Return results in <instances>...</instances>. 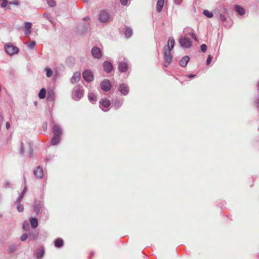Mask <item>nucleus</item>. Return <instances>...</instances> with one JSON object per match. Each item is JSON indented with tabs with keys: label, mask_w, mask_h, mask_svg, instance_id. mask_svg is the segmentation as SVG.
Segmentation results:
<instances>
[{
	"label": "nucleus",
	"mask_w": 259,
	"mask_h": 259,
	"mask_svg": "<svg viewBox=\"0 0 259 259\" xmlns=\"http://www.w3.org/2000/svg\"><path fill=\"white\" fill-rule=\"evenodd\" d=\"M175 44V41L172 37H170L167 41V45L163 49L164 62L167 64H170L172 59L171 51L173 49Z\"/></svg>",
	"instance_id": "f257e3e1"
},
{
	"label": "nucleus",
	"mask_w": 259,
	"mask_h": 259,
	"mask_svg": "<svg viewBox=\"0 0 259 259\" xmlns=\"http://www.w3.org/2000/svg\"><path fill=\"white\" fill-rule=\"evenodd\" d=\"M83 95V90L82 87L78 84L75 86L73 90L72 97L74 100L79 101Z\"/></svg>",
	"instance_id": "f03ea898"
},
{
	"label": "nucleus",
	"mask_w": 259,
	"mask_h": 259,
	"mask_svg": "<svg viewBox=\"0 0 259 259\" xmlns=\"http://www.w3.org/2000/svg\"><path fill=\"white\" fill-rule=\"evenodd\" d=\"M34 210L37 214H44L46 217L48 216V211L44 207V205L41 202H36L34 205Z\"/></svg>",
	"instance_id": "7ed1b4c3"
},
{
	"label": "nucleus",
	"mask_w": 259,
	"mask_h": 259,
	"mask_svg": "<svg viewBox=\"0 0 259 259\" xmlns=\"http://www.w3.org/2000/svg\"><path fill=\"white\" fill-rule=\"evenodd\" d=\"M179 42L180 46L185 49L190 48L192 45L191 39L186 36H181L179 39Z\"/></svg>",
	"instance_id": "20e7f679"
},
{
	"label": "nucleus",
	"mask_w": 259,
	"mask_h": 259,
	"mask_svg": "<svg viewBox=\"0 0 259 259\" xmlns=\"http://www.w3.org/2000/svg\"><path fill=\"white\" fill-rule=\"evenodd\" d=\"M5 49L6 52L10 56H12L17 54L19 52V49L13 46L11 43H8L5 46Z\"/></svg>",
	"instance_id": "39448f33"
},
{
	"label": "nucleus",
	"mask_w": 259,
	"mask_h": 259,
	"mask_svg": "<svg viewBox=\"0 0 259 259\" xmlns=\"http://www.w3.org/2000/svg\"><path fill=\"white\" fill-rule=\"evenodd\" d=\"M117 90L123 96H126L129 93V87L124 83L119 84L117 87Z\"/></svg>",
	"instance_id": "423d86ee"
},
{
	"label": "nucleus",
	"mask_w": 259,
	"mask_h": 259,
	"mask_svg": "<svg viewBox=\"0 0 259 259\" xmlns=\"http://www.w3.org/2000/svg\"><path fill=\"white\" fill-rule=\"evenodd\" d=\"M99 19L101 22L106 23L110 21V16L107 11L103 10L100 13Z\"/></svg>",
	"instance_id": "0eeeda50"
},
{
	"label": "nucleus",
	"mask_w": 259,
	"mask_h": 259,
	"mask_svg": "<svg viewBox=\"0 0 259 259\" xmlns=\"http://www.w3.org/2000/svg\"><path fill=\"white\" fill-rule=\"evenodd\" d=\"M91 54L94 58L99 59L102 56V52L100 49L97 47H94L91 49Z\"/></svg>",
	"instance_id": "6e6552de"
},
{
	"label": "nucleus",
	"mask_w": 259,
	"mask_h": 259,
	"mask_svg": "<svg viewBox=\"0 0 259 259\" xmlns=\"http://www.w3.org/2000/svg\"><path fill=\"white\" fill-rule=\"evenodd\" d=\"M82 77L88 82H90L94 80L93 73L90 70H85L82 73Z\"/></svg>",
	"instance_id": "1a4fd4ad"
},
{
	"label": "nucleus",
	"mask_w": 259,
	"mask_h": 259,
	"mask_svg": "<svg viewBox=\"0 0 259 259\" xmlns=\"http://www.w3.org/2000/svg\"><path fill=\"white\" fill-rule=\"evenodd\" d=\"M99 103L100 107L103 111H108V108L110 107L111 105V102L109 100L107 99H102V101H100Z\"/></svg>",
	"instance_id": "9d476101"
},
{
	"label": "nucleus",
	"mask_w": 259,
	"mask_h": 259,
	"mask_svg": "<svg viewBox=\"0 0 259 259\" xmlns=\"http://www.w3.org/2000/svg\"><path fill=\"white\" fill-rule=\"evenodd\" d=\"M111 88V82L108 79H104L101 83V88L105 92H108Z\"/></svg>",
	"instance_id": "9b49d317"
},
{
	"label": "nucleus",
	"mask_w": 259,
	"mask_h": 259,
	"mask_svg": "<svg viewBox=\"0 0 259 259\" xmlns=\"http://www.w3.org/2000/svg\"><path fill=\"white\" fill-rule=\"evenodd\" d=\"M33 174L37 179H41L44 176V170L40 166H38L33 170Z\"/></svg>",
	"instance_id": "f8f14e48"
},
{
	"label": "nucleus",
	"mask_w": 259,
	"mask_h": 259,
	"mask_svg": "<svg viewBox=\"0 0 259 259\" xmlns=\"http://www.w3.org/2000/svg\"><path fill=\"white\" fill-rule=\"evenodd\" d=\"M123 99H115L112 100V107L115 110L119 109L122 105Z\"/></svg>",
	"instance_id": "ddd939ff"
},
{
	"label": "nucleus",
	"mask_w": 259,
	"mask_h": 259,
	"mask_svg": "<svg viewBox=\"0 0 259 259\" xmlns=\"http://www.w3.org/2000/svg\"><path fill=\"white\" fill-rule=\"evenodd\" d=\"M55 93L54 90L50 89L47 92V100L49 102H54L55 100Z\"/></svg>",
	"instance_id": "4468645a"
},
{
	"label": "nucleus",
	"mask_w": 259,
	"mask_h": 259,
	"mask_svg": "<svg viewBox=\"0 0 259 259\" xmlns=\"http://www.w3.org/2000/svg\"><path fill=\"white\" fill-rule=\"evenodd\" d=\"M103 68L104 71L106 73H110L113 69V65L112 63L108 61H106L103 63Z\"/></svg>",
	"instance_id": "2eb2a0df"
},
{
	"label": "nucleus",
	"mask_w": 259,
	"mask_h": 259,
	"mask_svg": "<svg viewBox=\"0 0 259 259\" xmlns=\"http://www.w3.org/2000/svg\"><path fill=\"white\" fill-rule=\"evenodd\" d=\"M118 68L119 71L121 73L126 72L128 68L127 62L124 61L120 62L118 64Z\"/></svg>",
	"instance_id": "dca6fc26"
},
{
	"label": "nucleus",
	"mask_w": 259,
	"mask_h": 259,
	"mask_svg": "<svg viewBox=\"0 0 259 259\" xmlns=\"http://www.w3.org/2000/svg\"><path fill=\"white\" fill-rule=\"evenodd\" d=\"M80 79V73L79 72H75L73 73V76L70 79V82L72 84H74L78 82Z\"/></svg>",
	"instance_id": "f3484780"
},
{
	"label": "nucleus",
	"mask_w": 259,
	"mask_h": 259,
	"mask_svg": "<svg viewBox=\"0 0 259 259\" xmlns=\"http://www.w3.org/2000/svg\"><path fill=\"white\" fill-rule=\"evenodd\" d=\"M54 135L60 136L62 134V130L60 126L57 124H54L53 128Z\"/></svg>",
	"instance_id": "a211bd4d"
},
{
	"label": "nucleus",
	"mask_w": 259,
	"mask_h": 259,
	"mask_svg": "<svg viewBox=\"0 0 259 259\" xmlns=\"http://www.w3.org/2000/svg\"><path fill=\"white\" fill-rule=\"evenodd\" d=\"M45 253V250L44 247H41L39 248H37L36 250L35 254L36 256L37 259H41L44 256Z\"/></svg>",
	"instance_id": "6ab92c4d"
},
{
	"label": "nucleus",
	"mask_w": 259,
	"mask_h": 259,
	"mask_svg": "<svg viewBox=\"0 0 259 259\" xmlns=\"http://www.w3.org/2000/svg\"><path fill=\"white\" fill-rule=\"evenodd\" d=\"M25 25V34L26 35H29L31 33V28L32 24L29 22H26L24 24Z\"/></svg>",
	"instance_id": "aec40b11"
},
{
	"label": "nucleus",
	"mask_w": 259,
	"mask_h": 259,
	"mask_svg": "<svg viewBox=\"0 0 259 259\" xmlns=\"http://www.w3.org/2000/svg\"><path fill=\"white\" fill-rule=\"evenodd\" d=\"M189 57L188 56H185L183 57L181 60L180 61V65L182 67H185L186 66L188 61H189Z\"/></svg>",
	"instance_id": "412c9836"
},
{
	"label": "nucleus",
	"mask_w": 259,
	"mask_h": 259,
	"mask_svg": "<svg viewBox=\"0 0 259 259\" xmlns=\"http://www.w3.org/2000/svg\"><path fill=\"white\" fill-rule=\"evenodd\" d=\"M184 32H187L193 38L195 41H197V38L195 35L194 32L191 28H186L184 30Z\"/></svg>",
	"instance_id": "4be33fe9"
},
{
	"label": "nucleus",
	"mask_w": 259,
	"mask_h": 259,
	"mask_svg": "<svg viewBox=\"0 0 259 259\" xmlns=\"http://www.w3.org/2000/svg\"><path fill=\"white\" fill-rule=\"evenodd\" d=\"M164 0H158L156 4V9L158 12L162 11L164 5Z\"/></svg>",
	"instance_id": "5701e85b"
},
{
	"label": "nucleus",
	"mask_w": 259,
	"mask_h": 259,
	"mask_svg": "<svg viewBox=\"0 0 259 259\" xmlns=\"http://www.w3.org/2000/svg\"><path fill=\"white\" fill-rule=\"evenodd\" d=\"M75 63V59L73 57H69L66 60V64L69 67H72Z\"/></svg>",
	"instance_id": "b1692460"
},
{
	"label": "nucleus",
	"mask_w": 259,
	"mask_h": 259,
	"mask_svg": "<svg viewBox=\"0 0 259 259\" xmlns=\"http://www.w3.org/2000/svg\"><path fill=\"white\" fill-rule=\"evenodd\" d=\"M88 98H89V101L91 102H92V103H96L97 100V98L96 95L92 92H90L88 94Z\"/></svg>",
	"instance_id": "393cba45"
},
{
	"label": "nucleus",
	"mask_w": 259,
	"mask_h": 259,
	"mask_svg": "<svg viewBox=\"0 0 259 259\" xmlns=\"http://www.w3.org/2000/svg\"><path fill=\"white\" fill-rule=\"evenodd\" d=\"M18 247L19 245L17 244H12L8 247V252L11 253H13L17 250Z\"/></svg>",
	"instance_id": "a878e982"
},
{
	"label": "nucleus",
	"mask_w": 259,
	"mask_h": 259,
	"mask_svg": "<svg viewBox=\"0 0 259 259\" xmlns=\"http://www.w3.org/2000/svg\"><path fill=\"white\" fill-rule=\"evenodd\" d=\"M30 223L31 226L32 228L35 229L38 226V221L36 218H30L29 219Z\"/></svg>",
	"instance_id": "bb28decb"
},
{
	"label": "nucleus",
	"mask_w": 259,
	"mask_h": 259,
	"mask_svg": "<svg viewBox=\"0 0 259 259\" xmlns=\"http://www.w3.org/2000/svg\"><path fill=\"white\" fill-rule=\"evenodd\" d=\"M133 35V30L129 27H126L125 28L124 35L126 38H129Z\"/></svg>",
	"instance_id": "cd10ccee"
},
{
	"label": "nucleus",
	"mask_w": 259,
	"mask_h": 259,
	"mask_svg": "<svg viewBox=\"0 0 259 259\" xmlns=\"http://www.w3.org/2000/svg\"><path fill=\"white\" fill-rule=\"evenodd\" d=\"M235 10L239 15L242 16L245 14V10L240 6L236 5L235 6Z\"/></svg>",
	"instance_id": "c85d7f7f"
},
{
	"label": "nucleus",
	"mask_w": 259,
	"mask_h": 259,
	"mask_svg": "<svg viewBox=\"0 0 259 259\" xmlns=\"http://www.w3.org/2000/svg\"><path fill=\"white\" fill-rule=\"evenodd\" d=\"M60 136L54 135L51 140V144L53 145L58 144L60 142Z\"/></svg>",
	"instance_id": "c756f323"
},
{
	"label": "nucleus",
	"mask_w": 259,
	"mask_h": 259,
	"mask_svg": "<svg viewBox=\"0 0 259 259\" xmlns=\"http://www.w3.org/2000/svg\"><path fill=\"white\" fill-rule=\"evenodd\" d=\"M63 245V240L61 238H58L55 241V246L57 248H60Z\"/></svg>",
	"instance_id": "7c9ffc66"
},
{
	"label": "nucleus",
	"mask_w": 259,
	"mask_h": 259,
	"mask_svg": "<svg viewBox=\"0 0 259 259\" xmlns=\"http://www.w3.org/2000/svg\"><path fill=\"white\" fill-rule=\"evenodd\" d=\"M47 92L45 88H42L39 93H38V97L40 99H44L46 96Z\"/></svg>",
	"instance_id": "2f4dec72"
},
{
	"label": "nucleus",
	"mask_w": 259,
	"mask_h": 259,
	"mask_svg": "<svg viewBox=\"0 0 259 259\" xmlns=\"http://www.w3.org/2000/svg\"><path fill=\"white\" fill-rule=\"evenodd\" d=\"M28 236H29V238L30 239L35 240L37 238L38 234H37V233H36L34 232H30L28 234Z\"/></svg>",
	"instance_id": "473e14b6"
},
{
	"label": "nucleus",
	"mask_w": 259,
	"mask_h": 259,
	"mask_svg": "<svg viewBox=\"0 0 259 259\" xmlns=\"http://www.w3.org/2000/svg\"><path fill=\"white\" fill-rule=\"evenodd\" d=\"M203 14L206 17L211 18L213 16V15L212 12H209L208 10H205L203 11Z\"/></svg>",
	"instance_id": "72a5a7b5"
},
{
	"label": "nucleus",
	"mask_w": 259,
	"mask_h": 259,
	"mask_svg": "<svg viewBox=\"0 0 259 259\" xmlns=\"http://www.w3.org/2000/svg\"><path fill=\"white\" fill-rule=\"evenodd\" d=\"M45 71H46V76L48 77H51L53 75V71L50 68L46 67Z\"/></svg>",
	"instance_id": "f704fd0d"
},
{
	"label": "nucleus",
	"mask_w": 259,
	"mask_h": 259,
	"mask_svg": "<svg viewBox=\"0 0 259 259\" xmlns=\"http://www.w3.org/2000/svg\"><path fill=\"white\" fill-rule=\"evenodd\" d=\"M23 229L27 231L29 229V223L27 221H24L23 223Z\"/></svg>",
	"instance_id": "c9c22d12"
},
{
	"label": "nucleus",
	"mask_w": 259,
	"mask_h": 259,
	"mask_svg": "<svg viewBox=\"0 0 259 259\" xmlns=\"http://www.w3.org/2000/svg\"><path fill=\"white\" fill-rule=\"evenodd\" d=\"M28 238H29L28 234L24 233L21 236L20 240L22 241H25Z\"/></svg>",
	"instance_id": "e433bc0d"
},
{
	"label": "nucleus",
	"mask_w": 259,
	"mask_h": 259,
	"mask_svg": "<svg viewBox=\"0 0 259 259\" xmlns=\"http://www.w3.org/2000/svg\"><path fill=\"white\" fill-rule=\"evenodd\" d=\"M36 45V42L35 41H32L29 44L27 45V47L30 49H32L34 48Z\"/></svg>",
	"instance_id": "4c0bfd02"
},
{
	"label": "nucleus",
	"mask_w": 259,
	"mask_h": 259,
	"mask_svg": "<svg viewBox=\"0 0 259 259\" xmlns=\"http://www.w3.org/2000/svg\"><path fill=\"white\" fill-rule=\"evenodd\" d=\"M18 205L17 206V209L19 212H22L24 210V207L22 204L17 203Z\"/></svg>",
	"instance_id": "58836bf2"
},
{
	"label": "nucleus",
	"mask_w": 259,
	"mask_h": 259,
	"mask_svg": "<svg viewBox=\"0 0 259 259\" xmlns=\"http://www.w3.org/2000/svg\"><path fill=\"white\" fill-rule=\"evenodd\" d=\"M48 4L50 7H54L56 5V3L54 0H47Z\"/></svg>",
	"instance_id": "ea45409f"
},
{
	"label": "nucleus",
	"mask_w": 259,
	"mask_h": 259,
	"mask_svg": "<svg viewBox=\"0 0 259 259\" xmlns=\"http://www.w3.org/2000/svg\"><path fill=\"white\" fill-rule=\"evenodd\" d=\"M207 47L205 44H202L200 46V49L203 53H205L207 51Z\"/></svg>",
	"instance_id": "a19ab883"
},
{
	"label": "nucleus",
	"mask_w": 259,
	"mask_h": 259,
	"mask_svg": "<svg viewBox=\"0 0 259 259\" xmlns=\"http://www.w3.org/2000/svg\"><path fill=\"white\" fill-rule=\"evenodd\" d=\"M2 3L1 4V6L2 7V8H5L7 5V4L8 3V0H2Z\"/></svg>",
	"instance_id": "79ce46f5"
},
{
	"label": "nucleus",
	"mask_w": 259,
	"mask_h": 259,
	"mask_svg": "<svg viewBox=\"0 0 259 259\" xmlns=\"http://www.w3.org/2000/svg\"><path fill=\"white\" fill-rule=\"evenodd\" d=\"M220 19L223 22H225L227 20V18L223 14H220Z\"/></svg>",
	"instance_id": "37998d69"
},
{
	"label": "nucleus",
	"mask_w": 259,
	"mask_h": 259,
	"mask_svg": "<svg viewBox=\"0 0 259 259\" xmlns=\"http://www.w3.org/2000/svg\"><path fill=\"white\" fill-rule=\"evenodd\" d=\"M212 57H211V55H209L208 56V58H207V60H206V64L207 65H209L210 63H211V62L212 61Z\"/></svg>",
	"instance_id": "c03bdc74"
},
{
	"label": "nucleus",
	"mask_w": 259,
	"mask_h": 259,
	"mask_svg": "<svg viewBox=\"0 0 259 259\" xmlns=\"http://www.w3.org/2000/svg\"><path fill=\"white\" fill-rule=\"evenodd\" d=\"M44 17H45L47 20H48L50 22H51V21H52V20L51 19V17H50L49 15L47 14V13H45L44 14Z\"/></svg>",
	"instance_id": "a18cd8bd"
},
{
	"label": "nucleus",
	"mask_w": 259,
	"mask_h": 259,
	"mask_svg": "<svg viewBox=\"0 0 259 259\" xmlns=\"http://www.w3.org/2000/svg\"><path fill=\"white\" fill-rule=\"evenodd\" d=\"M10 5L18 6L19 5V2L18 1H14L13 2H9Z\"/></svg>",
	"instance_id": "49530a36"
},
{
	"label": "nucleus",
	"mask_w": 259,
	"mask_h": 259,
	"mask_svg": "<svg viewBox=\"0 0 259 259\" xmlns=\"http://www.w3.org/2000/svg\"><path fill=\"white\" fill-rule=\"evenodd\" d=\"M120 1L123 6H126L127 4L128 0H120Z\"/></svg>",
	"instance_id": "de8ad7c7"
},
{
	"label": "nucleus",
	"mask_w": 259,
	"mask_h": 259,
	"mask_svg": "<svg viewBox=\"0 0 259 259\" xmlns=\"http://www.w3.org/2000/svg\"><path fill=\"white\" fill-rule=\"evenodd\" d=\"M4 185H5V187L7 188H8V187H10V186H11V184L8 181H6L4 183Z\"/></svg>",
	"instance_id": "09e8293b"
},
{
	"label": "nucleus",
	"mask_w": 259,
	"mask_h": 259,
	"mask_svg": "<svg viewBox=\"0 0 259 259\" xmlns=\"http://www.w3.org/2000/svg\"><path fill=\"white\" fill-rule=\"evenodd\" d=\"M22 199H23L22 197L19 196L17 198V200H16L15 202L16 203H20V202H21V201L22 200Z\"/></svg>",
	"instance_id": "8fccbe9b"
},
{
	"label": "nucleus",
	"mask_w": 259,
	"mask_h": 259,
	"mask_svg": "<svg viewBox=\"0 0 259 259\" xmlns=\"http://www.w3.org/2000/svg\"><path fill=\"white\" fill-rule=\"evenodd\" d=\"M182 0H174V3L176 5H178L181 4V3H182Z\"/></svg>",
	"instance_id": "3c124183"
},
{
	"label": "nucleus",
	"mask_w": 259,
	"mask_h": 259,
	"mask_svg": "<svg viewBox=\"0 0 259 259\" xmlns=\"http://www.w3.org/2000/svg\"><path fill=\"white\" fill-rule=\"evenodd\" d=\"M20 152L21 154H23L24 152V149L23 146V144L22 143H21Z\"/></svg>",
	"instance_id": "603ef678"
},
{
	"label": "nucleus",
	"mask_w": 259,
	"mask_h": 259,
	"mask_svg": "<svg viewBox=\"0 0 259 259\" xmlns=\"http://www.w3.org/2000/svg\"><path fill=\"white\" fill-rule=\"evenodd\" d=\"M255 104L256 105V107L258 109H259V97H258L256 100H255Z\"/></svg>",
	"instance_id": "864d4df0"
},
{
	"label": "nucleus",
	"mask_w": 259,
	"mask_h": 259,
	"mask_svg": "<svg viewBox=\"0 0 259 259\" xmlns=\"http://www.w3.org/2000/svg\"><path fill=\"white\" fill-rule=\"evenodd\" d=\"M29 156L30 157L33 156V149L31 148H29Z\"/></svg>",
	"instance_id": "5fc2aeb1"
},
{
	"label": "nucleus",
	"mask_w": 259,
	"mask_h": 259,
	"mask_svg": "<svg viewBox=\"0 0 259 259\" xmlns=\"http://www.w3.org/2000/svg\"><path fill=\"white\" fill-rule=\"evenodd\" d=\"M51 23L53 25L54 28L56 30V23L54 21H53V20L51 21Z\"/></svg>",
	"instance_id": "6e6d98bb"
},
{
	"label": "nucleus",
	"mask_w": 259,
	"mask_h": 259,
	"mask_svg": "<svg viewBox=\"0 0 259 259\" xmlns=\"http://www.w3.org/2000/svg\"><path fill=\"white\" fill-rule=\"evenodd\" d=\"M6 127L7 128V129H9L10 127V124L9 123V122H7L6 123Z\"/></svg>",
	"instance_id": "4d7b16f0"
},
{
	"label": "nucleus",
	"mask_w": 259,
	"mask_h": 259,
	"mask_svg": "<svg viewBox=\"0 0 259 259\" xmlns=\"http://www.w3.org/2000/svg\"><path fill=\"white\" fill-rule=\"evenodd\" d=\"M196 75L195 74H190L188 75V77L189 78H193L194 77H195Z\"/></svg>",
	"instance_id": "13d9d810"
},
{
	"label": "nucleus",
	"mask_w": 259,
	"mask_h": 259,
	"mask_svg": "<svg viewBox=\"0 0 259 259\" xmlns=\"http://www.w3.org/2000/svg\"><path fill=\"white\" fill-rule=\"evenodd\" d=\"M170 64H167L165 62H164V64L163 65V66L164 68H166L167 67V66H168V65H169Z\"/></svg>",
	"instance_id": "bf43d9fd"
},
{
	"label": "nucleus",
	"mask_w": 259,
	"mask_h": 259,
	"mask_svg": "<svg viewBox=\"0 0 259 259\" xmlns=\"http://www.w3.org/2000/svg\"><path fill=\"white\" fill-rule=\"evenodd\" d=\"M26 191H27V187H25L24 188V189H23V190L22 191V192H23V193H26Z\"/></svg>",
	"instance_id": "052dcab7"
},
{
	"label": "nucleus",
	"mask_w": 259,
	"mask_h": 259,
	"mask_svg": "<svg viewBox=\"0 0 259 259\" xmlns=\"http://www.w3.org/2000/svg\"><path fill=\"white\" fill-rule=\"evenodd\" d=\"M24 194H25V193H23V192H21V194H20V195L19 196L23 198Z\"/></svg>",
	"instance_id": "680f3d73"
},
{
	"label": "nucleus",
	"mask_w": 259,
	"mask_h": 259,
	"mask_svg": "<svg viewBox=\"0 0 259 259\" xmlns=\"http://www.w3.org/2000/svg\"><path fill=\"white\" fill-rule=\"evenodd\" d=\"M24 194H25V193H23V192H21V194H20V195L19 196L23 198Z\"/></svg>",
	"instance_id": "e2e57ef3"
},
{
	"label": "nucleus",
	"mask_w": 259,
	"mask_h": 259,
	"mask_svg": "<svg viewBox=\"0 0 259 259\" xmlns=\"http://www.w3.org/2000/svg\"><path fill=\"white\" fill-rule=\"evenodd\" d=\"M84 2H89L90 0H83Z\"/></svg>",
	"instance_id": "0e129e2a"
},
{
	"label": "nucleus",
	"mask_w": 259,
	"mask_h": 259,
	"mask_svg": "<svg viewBox=\"0 0 259 259\" xmlns=\"http://www.w3.org/2000/svg\"><path fill=\"white\" fill-rule=\"evenodd\" d=\"M257 87H258V88H259V82H258Z\"/></svg>",
	"instance_id": "69168bd1"
},
{
	"label": "nucleus",
	"mask_w": 259,
	"mask_h": 259,
	"mask_svg": "<svg viewBox=\"0 0 259 259\" xmlns=\"http://www.w3.org/2000/svg\"><path fill=\"white\" fill-rule=\"evenodd\" d=\"M84 20H87V18H84Z\"/></svg>",
	"instance_id": "338daca9"
},
{
	"label": "nucleus",
	"mask_w": 259,
	"mask_h": 259,
	"mask_svg": "<svg viewBox=\"0 0 259 259\" xmlns=\"http://www.w3.org/2000/svg\"><path fill=\"white\" fill-rule=\"evenodd\" d=\"M2 217V215L0 214V217Z\"/></svg>",
	"instance_id": "774afa93"
}]
</instances>
